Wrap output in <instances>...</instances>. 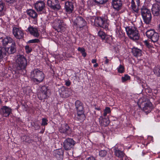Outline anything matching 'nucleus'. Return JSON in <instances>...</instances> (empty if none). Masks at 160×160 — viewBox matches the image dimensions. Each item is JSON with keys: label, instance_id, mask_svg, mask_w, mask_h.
<instances>
[{"label": "nucleus", "instance_id": "obj_1", "mask_svg": "<svg viewBox=\"0 0 160 160\" xmlns=\"http://www.w3.org/2000/svg\"><path fill=\"white\" fill-rule=\"evenodd\" d=\"M27 66V61L22 55L17 56L14 68L17 71H21L25 69Z\"/></svg>", "mask_w": 160, "mask_h": 160}, {"label": "nucleus", "instance_id": "obj_2", "mask_svg": "<svg viewBox=\"0 0 160 160\" xmlns=\"http://www.w3.org/2000/svg\"><path fill=\"white\" fill-rule=\"evenodd\" d=\"M30 78L34 82L38 84L43 81L44 78V74L42 71L36 69L31 72Z\"/></svg>", "mask_w": 160, "mask_h": 160}, {"label": "nucleus", "instance_id": "obj_3", "mask_svg": "<svg viewBox=\"0 0 160 160\" xmlns=\"http://www.w3.org/2000/svg\"><path fill=\"white\" fill-rule=\"evenodd\" d=\"M127 34L130 39L138 40L141 39L138 31L135 27L129 26L125 28Z\"/></svg>", "mask_w": 160, "mask_h": 160}, {"label": "nucleus", "instance_id": "obj_4", "mask_svg": "<svg viewBox=\"0 0 160 160\" xmlns=\"http://www.w3.org/2000/svg\"><path fill=\"white\" fill-rule=\"evenodd\" d=\"M141 14L144 22L148 24L150 22L152 19V15L151 11L149 9L143 6L141 9Z\"/></svg>", "mask_w": 160, "mask_h": 160}, {"label": "nucleus", "instance_id": "obj_5", "mask_svg": "<svg viewBox=\"0 0 160 160\" xmlns=\"http://www.w3.org/2000/svg\"><path fill=\"white\" fill-rule=\"evenodd\" d=\"M48 92L49 89L48 87L45 86H42L41 88L40 91L38 94V98L40 100H42L48 98Z\"/></svg>", "mask_w": 160, "mask_h": 160}, {"label": "nucleus", "instance_id": "obj_6", "mask_svg": "<svg viewBox=\"0 0 160 160\" xmlns=\"http://www.w3.org/2000/svg\"><path fill=\"white\" fill-rule=\"evenodd\" d=\"M94 21L99 26L105 29L106 30L108 29V24L105 18L100 17H97L94 19Z\"/></svg>", "mask_w": 160, "mask_h": 160}, {"label": "nucleus", "instance_id": "obj_7", "mask_svg": "<svg viewBox=\"0 0 160 160\" xmlns=\"http://www.w3.org/2000/svg\"><path fill=\"white\" fill-rule=\"evenodd\" d=\"M63 143L65 149L68 150L74 147L76 142L72 139L68 138L64 140Z\"/></svg>", "mask_w": 160, "mask_h": 160}, {"label": "nucleus", "instance_id": "obj_8", "mask_svg": "<svg viewBox=\"0 0 160 160\" xmlns=\"http://www.w3.org/2000/svg\"><path fill=\"white\" fill-rule=\"evenodd\" d=\"M59 131L61 133L68 135H70L72 132L71 129L67 123L62 125L59 128Z\"/></svg>", "mask_w": 160, "mask_h": 160}, {"label": "nucleus", "instance_id": "obj_9", "mask_svg": "<svg viewBox=\"0 0 160 160\" xmlns=\"http://www.w3.org/2000/svg\"><path fill=\"white\" fill-rule=\"evenodd\" d=\"M47 5L55 10H58L61 8L59 2L58 0H48Z\"/></svg>", "mask_w": 160, "mask_h": 160}, {"label": "nucleus", "instance_id": "obj_10", "mask_svg": "<svg viewBox=\"0 0 160 160\" xmlns=\"http://www.w3.org/2000/svg\"><path fill=\"white\" fill-rule=\"evenodd\" d=\"M138 106L145 112H149L152 109V104L149 102H143Z\"/></svg>", "mask_w": 160, "mask_h": 160}, {"label": "nucleus", "instance_id": "obj_11", "mask_svg": "<svg viewBox=\"0 0 160 160\" xmlns=\"http://www.w3.org/2000/svg\"><path fill=\"white\" fill-rule=\"evenodd\" d=\"M11 112V109L6 106H2L0 109V114L3 117L9 116Z\"/></svg>", "mask_w": 160, "mask_h": 160}, {"label": "nucleus", "instance_id": "obj_12", "mask_svg": "<svg viewBox=\"0 0 160 160\" xmlns=\"http://www.w3.org/2000/svg\"><path fill=\"white\" fill-rule=\"evenodd\" d=\"M140 2V0H132L131 7L133 11L138 13L139 10Z\"/></svg>", "mask_w": 160, "mask_h": 160}, {"label": "nucleus", "instance_id": "obj_13", "mask_svg": "<svg viewBox=\"0 0 160 160\" xmlns=\"http://www.w3.org/2000/svg\"><path fill=\"white\" fill-rule=\"evenodd\" d=\"M64 9L65 12L68 14L72 13L73 10L74 5L72 2L67 1L65 3Z\"/></svg>", "mask_w": 160, "mask_h": 160}, {"label": "nucleus", "instance_id": "obj_14", "mask_svg": "<svg viewBox=\"0 0 160 160\" xmlns=\"http://www.w3.org/2000/svg\"><path fill=\"white\" fill-rule=\"evenodd\" d=\"M13 33L16 38L18 39H23L24 37L23 32L19 28L14 27L13 28Z\"/></svg>", "mask_w": 160, "mask_h": 160}, {"label": "nucleus", "instance_id": "obj_15", "mask_svg": "<svg viewBox=\"0 0 160 160\" xmlns=\"http://www.w3.org/2000/svg\"><path fill=\"white\" fill-rule=\"evenodd\" d=\"M60 90V93L61 95L64 98L68 97L71 95V92L69 91L70 89L69 88H66L65 87H62Z\"/></svg>", "mask_w": 160, "mask_h": 160}, {"label": "nucleus", "instance_id": "obj_16", "mask_svg": "<svg viewBox=\"0 0 160 160\" xmlns=\"http://www.w3.org/2000/svg\"><path fill=\"white\" fill-rule=\"evenodd\" d=\"M45 3L42 1H39L35 4V9L38 12H44L45 8Z\"/></svg>", "mask_w": 160, "mask_h": 160}, {"label": "nucleus", "instance_id": "obj_17", "mask_svg": "<svg viewBox=\"0 0 160 160\" xmlns=\"http://www.w3.org/2000/svg\"><path fill=\"white\" fill-rule=\"evenodd\" d=\"M75 22L76 25L80 28H82L86 25V22L81 17H78L76 18Z\"/></svg>", "mask_w": 160, "mask_h": 160}, {"label": "nucleus", "instance_id": "obj_18", "mask_svg": "<svg viewBox=\"0 0 160 160\" xmlns=\"http://www.w3.org/2000/svg\"><path fill=\"white\" fill-rule=\"evenodd\" d=\"M26 31L29 32L32 35L35 37H38L39 36L38 30L36 28L30 26L28 28Z\"/></svg>", "mask_w": 160, "mask_h": 160}, {"label": "nucleus", "instance_id": "obj_19", "mask_svg": "<svg viewBox=\"0 0 160 160\" xmlns=\"http://www.w3.org/2000/svg\"><path fill=\"white\" fill-rule=\"evenodd\" d=\"M64 152L63 150L60 149L54 150L53 152V155L58 159H62L63 158Z\"/></svg>", "mask_w": 160, "mask_h": 160}, {"label": "nucleus", "instance_id": "obj_20", "mask_svg": "<svg viewBox=\"0 0 160 160\" xmlns=\"http://www.w3.org/2000/svg\"><path fill=\"white\" fill-rule=\"evenodd\" d=\"M10 47L6 48L7 54L14 53L16 51V46L15 43H9Z\"/></svg>", "mask_w": 160, "mask_h": 160}, {"label": "nucleus", "instance_id": "obj_21", "mask_svg": "<svg viewBox=\"0 0 160 160\" xmlns=\"http://www.w3.org/2000/svg\"><path fill=\"white\" fill-rule=\"evenodd\" d=\"M112 5L115 9L118 11L121 8L122 3L120 0H113Z\"/></svg>", "mask_w": 160, "mask_h": 160}, {"label": "nucleus", "instance_id": "obj_22", "mask_svg": "<svg viewBox=\"0 0 160 160\" xmlns=\"http://www.w3.org/2000/svg\"><path fill=\"white\" fill-rule=\"evenodd\" d=\"M98 36L101 37L102 39L110 40L113 39L112 36L106 35L103 31H100L98 33Z\"/></svg>", "mask_w": 160, "mask_h": 160}, {"label": "nucleus", "instance_id": "obj_23", "mask_svg": "<svg viewBox=\"0 0 160 160\" xmlns=\"http://www.w3.org/2000/svg\"><path fill=\"white\" fill-rule=\"evenodd\" d=\"M160 6L158 4H153L152 8V14L154 16H158L159 14L160 11Z\"/></svg>", "mask_w": 160, "mask_h": 160}, {"label": "nucleus", "instance_id": "obj_24", "mask_svg": "<svg viewBox=\"0 0 160 160\" xmlns=\"http://www.w3.org/2000/svg\"><path fill=\"white\" fill-rule=\"evenodd\" d=\"M132 52L135 57H140L142 55V50L137 48H132Z\"/></svg>", "mask_w": 160, "mask_h": 160}, {"label": "nucleus", "instance_id": "obj_25", "mask_svg": "<svg viewBox=\"0 0 160 160\" xmlns=\"http://www.w3.org/2000/svg\"><path fill=\"white\" fill-rule=\"evenodd\" d=\"M27 14L32 18L35 19L38 17V14L35 10L32 9H28L26 11Z\"/></svg>", "mask_w": 160, "mask_h": 160}, {"label": "nucleus", "instance_id": "obj_26", "mask_svg": "<svg viewBox=\"0 0 160 160\" xmlns=\"http://www.w3.org/2000/svg\"><path fill=\"white\" fill-rule=\"evenodd\" d=\"M76 108L77 112L83 110L82 103L79 100H77L75 102Z\"/></svg>", "mask_w": 160, "mask_h": 160}, {"label": "nucleus", "instance_id": "obj_27", "mask_svg": "<svg viewBox=\"0 0 160 160\" xmlns=\"http://www.w3.org/2000/svg\"><path fill=\"white\" fill-rule=\"evenodd\" d=\"M77 118L80 122L84 121L85 118V115L84 114L83 111L78 112H77Z\"/></svg>", "mask_w": 160, "mask_h": 160}, {"label": "nucleus", "instance_id": "obj_28", "mask_svg": "<svg viewBox=\"0 0 160 160\" xmlns=\"http://www.w3.org/2000/svg\"><path fill=\"white\" fill-rule=\"evenodd\" d=\"M6 55V48L0 47V62Z\"/></svg>", "mask_w": 160, "mask_h": 160}, {"label": "nucleus", "instance_id": "obj_29", "mask_svg": "<svg viewBox=\"0 0 160 160\" xmlns=\"http://www.w3.org/2000/svg\"><path fill=\"white\" fill-rule=\"evenodd\" d=\"M64 26L62 25V24L58 25V26L53 27V28L55 31L58 32H64L66 30V28Z\"/></svg>", "mask_w": 160, "mask_h": 160}, {"label": "nucleus", "instance_id": "obj_30", "mask_svg": "<svg viewBox=\"0 0 160 160\" xmlns=\"http://www.w3.org/2000/svg\"><path fill=\"white\" fill-rule=\"evenodd\" d=\"M114 153L115 155L119 158H122L124 156V153L123 152L118 149H115Z\"/></svg>", "mask_w": 160, "mask_h": 160}, {"label": "nucleus", "instance_id": "obj_31", "mask_svg": "<svg viewBox=\"0 0 160 160\" xmlns=\"http://www.w3.org/2000/svg\"><path fill=\"white\" fill-rule=\"evenodd\" d=\"M108 0H93L96 4L99 5H100L106 3Z\"/></svg>", "mask_w": 160, "mask_h": 160}, {"label": "nucleus", "instance_id": "obj_32", "mask_svg": "<svg viewBox=\"0 0 160 160\" xmlns=\"http://www.w3.org/2000/svg\"><path fill=\"white\" fill-rule=\"evenodd\" d=\"M155 31L154 30L151 29L148 31L146 32V34L147 37L149 38H151L152 37L155 33Z\"/></svg>", "mask_w": 160, "mask_h": 160}, {"label": "nucleus", "instance_id": "obj_33", "mask_svg": "<svg viewBox=\"0 0 160 160\" xmlns=\"http://www.w3.org/2000/svg\"><path fill=\"white\" fill-rule=\"evenodd\" d=\"M153 72L158 77H160V66H158L155 67Z\"/></svg>", "mask_w": 160, "mask_h": 160}, {"label": "nucleus", "instance_id": "obj_34", "mask_svg": "<svg viewBox=\"0 0 160 160\" xmlns=\"http://www.w3.org/2000/svg\"><path fill=\"white\" fill-rule=\"evenodd\" d=\"M101 122L102 124V125L104 127H106L109 124V121L108 118H103L102 119Z\"/></svg>", "mask_w": 160, "mask_h": 160}, {"label": "nucleus", "instance_id": "obj_35", "mask_svg": "<svg viewBox=\"0 0 160 160\" xmlns=\"http://www.w3.org/2000/svg\"><path fill=\"white\" fill-rule=\"evenodd\" d=\"M159 36L157 32L155 33L152 35V37L151 38V40H158L159 39Z\"/></svg>", "mask_w": 160, "mask_h": 160}, {"label": "nucleus", "instance_id": "obj_36", "mask_svg": "<svg viewBox=\"0 0 160 160\" xmlns=\"http://www.w3.org/2000/svg\"><path fill=\"white\" fill-rule=\"evenodd\" d=\"M107 151L105 150H101L99 152V155L101 157H104L107 154Z\"/></svg>", "mask_w": 160, "mask_h": 160}, {"label": "nucleus", "instance_id": "obj_37", "mask_svg": "<svg viewBox=\"0 0 160 160\" xmlns=\"http://www.w3.org/2000/svg\"><path fill=\"white\" fill-rule=\"evenodd\" d=\"M111 112L110 108L107 107L105 108V109L104 111L103 116L105 117L107 116V114Z\"/></svg>", "mask_w": 160, "mask_h": 160}, {"label": "nucleus", "instance_id": "obj_38", "mask_svg": "<svg viewBox=\"0 0 160 160\" xmlns=\"http://www.w3.org/2000/svg\"><path fill=\"white\" fill-rule=\"evenodd\" d=\"M117 69L119 72L122 73L124 71V67L122 65H120Z\"/></svg>", "mask_w": 160, "mask_h": 160}, {"label": "nucleus", "instance_id": "obj_39", "mask_svg": "<svg viewBox=\"0 0 160 160\" xmlns=\"http://www.w3.org/2000/svg\"><path fill=\"white\" fill-rule=\"evenodd\" d=\"M130 79V77L127 75H126L124 77H122V82H124Z\"/></svg>", "mask_w": 160, "mask_h": 160}, {"label": "nucleus", "instance_id": "obj_40", "mask_svg": "<svg viewBox=\"0 0 160 160\" xmlns=\"http://www.w3.org/2000/svg\"><path fill=\"white\" fill-rule=\"evenodd\" d=\"M48 120L46 118H42V123L41 125L42 126H45L48 124L47 122Z\"/></svg>", "mask_w": 160, "mask_h": 160}, {"label": "nucleus", "instance_id": "obj_41", "mask_svg": "<svg viewBox=\"0 0 160 160\" xmlns=\"http://www.w3.org/2000/svg\"><path fill=\"white\" fill-rule=\"evenodd\" d=\"M148 41H144V42L146 46L148 48H151L152 47V44L149 43Z\"/></svg>", "mask_w": 160, "mask_h": 160}, {"label": "nucleus", "instance_id": "obj_42", "mask_svg": "<svg viewBox=\"0 0 160 160\" xmlns=\"http://www.w3.org/2000/svg\"><path fill=\"white\" fill-rule=\"evenodd\" d=\"M25 49L26 52L28 53H30L32 51V48H30L29 46L28 45H27L25 46Z\"/></svg>", "mask_w": 160, "mask_h": 160}, {"label": "nucleus", "instance_id": "obj_43", "mask_svg": "<svg viewBox=\"0 0 160 160\" xmlns=\"http://www.w3.org/2000/svg\"><path fill=\"white\" fill-rule=\"evenodd\" d=\"M17 0H6L7 2H8L11 5H15V3L16 2Z\"/></svg>", "mask_w": 160, "mask_h": 160}, {"label": "nucleus", "instance_id": "obj_44", "mask_svg": "<svg viewBox=\"0 0 160 160\" xmlns=\"http://www.w3.org/2000/svg\"><path fill=\"white\" fill-rule=\"evenodd\" d=\"M4 4L2 1H0V12L2 11L3 9Z\"/></svg>", "mask_w": 160, "mask_h": 160}, {"label": "nucleus", "instance_id": "obj_45", "mask_svg": "<svg viewBox=\"0 0 160 160\" xmlns=\"http://www.w3.org/2000/svg\"><path fill=\"white\" fill-rule=\"evenodd\" d=\"M1 42L3 46H5L8 44H9V43H12V42H10L9 41H2Z\"/></svg>", "mask_w": 160, "mask_h": 160}, {"label": "nucleus", "instance_id": "obj_46", "mask_svg": "<svg viewBox=\"0 0 160 160\" xmlns=\"http://www.w3.org/2000/svg\"><path fill=\"white\" fill-rule=\"evenodd\" d=\"M58 25L62 24V25H65V24L64 23L63 20L61 19H59L58 20Z\"/></svg>", "mask_w": 160, "mask_h": 160}, {"label": "nucleus", "instance_id": "obj_47", "mask_svg": "<svg viewBox=\"0 0 160 160\" xmlns=\"http://www.w3.org/2000/svg\"><path fill=\"white\" fill-rule=\"evenodd\" d=\"M78 50L81 53H82L84 51H85V49L83 48H81L80 47H78Z\"/></svg>", "mask_w": 160, "mask_h": 160}, {"label": "nucleus", "instance_id": "obj_48", "mask_svg": "<svg viewBox=\"0 0 160 160\" xmlns=\"http://www.w3.org/2000/svg\"><path fill=\"white\" fill-rule=\"evenodd\" d=\"M65 85L67 86H69L71 84V82L69 80H66L65 81Z\"/></svg>", "mask_w": 160, "mask_h": 160}, {"label": "nucleus", "instance_id": "obj_49", "mask_svg": "<svg viewBox=\"0 0 160 160\" xmlns=\"http://www.w3.org/2000/svg\"><path fill=\"white\" fill-rule=\"evenodd\" d=\"M40 41H28L27 43H38Z\"/></svg>", "mask_w": 160, "mask_h": 160}, {"label": "nucleus", "instance_id": "obj_50", "mask_svg": "<svg viewBox=\"0 0 160 160\" xmlns=\"http://www.w3.org/2000/svg\"><path fill=\"white\" fill-rule=\"evenodd\" d=\"M86 160H97L96 158L93 156L87 158Z\"/></svg>", "mask_w": 160, "mask_h": 160}, {"label": "nucleus", "instance_id": "obj_51", "mask_svg": "<svg viewBox=\"0 0 160 160\" xmlns=\"http://www.w3.org/2000/svg\"><path fill=\"white\" fill-rule=\"evenodd\" d=\"M5 39H7L8 40H12V39L11 38V37L8 36L6 37ZM2 39L3 40H4V39H5V38Z\"/></svg>", "mask_w": 160, "mask_h": 160}, {"label": "nucleus", "instance_id": "obj_52", "mask_svg": "<svg viewBox=\"0 0 160 160\" xmlns=\"http://www.w3.org/2000/svg\"><path fill=\"white\" fill-rule=\"evenodd\" d=\"M82 55L84 57H85L86 56L87 54L85 52V51H84V52L81 53Z\"/></svg>", "mask_w": 160, "mask_h": 160}, {"label": "nucleus", "instance_id": "obj_53", "mask_svg": "<svg viewBox=\"0 0 160 160\" xmlns=\"http://www.w3.org/2000/svg\"><path fill=\"white\" fill-rule=\"evenodd\" d=\"M33 127L35 128L36 127L38 129L40 128V127L38 125V124H36L35 123H34V125H33Z\"/></svg>", "mask_w": 160, "mask_h": 160}, {"label": "nucleus", "instance_id": "obj_54", "mask_svg": "<svg viewBox=\"0 0 160 160\" xmlns=\"http://www.w3.org/2000/svg\"><path fill=\"white\" fill-rule=\"evenodd\" d=\"M96 60L95 59H93L92 61V62L93 63H96Z\"/></svg>", "mask_w": 160, "mask_h": 160}, {"label": "nucleus", "instance_id": "obj_55", "mask_svg": "<svg viewBox=\"0 0 160 160\" xmlns=\"http://www.w3.org/2000/svg\"><path fill=\"white\" fill-rule=\"evenodd\" d=\"M108 62H109V60L108 58H107V59H106L105 60V64H108Z\"/></svg>", "mask_w": 160, "mask_h": 160}, {"label": "nucleus", "instance_id": "obj_56", "mask_svg": "<svg viewBox=\"0 0 160 160\" xmlns=\"http://www.w3.org/2000/svg\"><path fill=\"white\" fill-rule=\"evenodd\" d=\"M98 66V63H95V64L94 65H93V66L94 67H97Z\"/></svg>", "mask_w": 160, "mask_h": 160}, {"label": "nucleus", "instance_id": "obj_57", "mask_svg": "<svg viewBox=\"0 0 160 160\" xmlns=\"http://www.w3.org/2000/svg\"><path fill=\"white\" fill-rule=\"evenodd\" d=\"M152 42L154 43H155L156 42L158 41H151Z\"/></svg>", "mask_w": 160, "mask_h": 160}, {"label": "nucleus", "instance_id": "obj_58", "mask_svg": "<svg viewBox=\"0 0 160 160\" xmlns=\"http://www.w3.org/2000/svg\"><path fill=\"white\" fill-rule=\"evenodd\" d=\"M157 2L160 3V0H155Z\"/></svg>", "mask_w": 160, "mask_h": 160}, {"label": "nucleus", "instance_id": "obj_59", "mask_svg": "<svg viewBox=\"0 0 160 160\" xmlns=\"http://www.w3.org/2000/svg\"><path fill=\"white\" fill-rule=\"evenodd\" d=\"M22 106L23 107V108H26V107H27V105H25L23 104V105H22Z\"/></svg>", "mask_w": 160, "mask_h": 160}, {"label": "nucleus", "instance_id": "obj_60", "mask_svg": "<svg viewBox=\"0 0 160 160\" xmlns=\"http://www.w3.org/2000/svg\"><path fill=\"white\" fill-rule=\"evenodd\" d=\"M95 109H97V110H98V111H99V110H100V108H99H99H95Z\"/></svg>", "mask_w": 160, "mask_h": 160}, {"label": "nucleus", "instance_id": "obj_61", "mask_svg": "<svg viewBox=\"0 0 160 160\" xmlns=\"http://www.w3.org/2000/svg\"><path fill=\"white\" fill-rule=\"evenodd\" d=\"M158 30L160 32V23L159 25V28H158Z\"/></svg>", "mask_w": 160, "mask_h": 160}, {"label": "nucleus", "instance_id": "obj_62", "mask_svg": "<svg viewBox=\"0 0 160 160\" xmlns=\"http://www.w3.org/2000/svg\"><path fill=\"white\" fill-rule=\"evenodd\" d=\"M91 38H93L92 39V40H93L94 39L93 38H94V37L92 35L91 36ZM94 39H95V38H94Z\"/></svg>", "mask_w": 160, "mask_h": 160}, {"label": "nucleus", "instance_id": "obj_63", "mask_svg": "<svg viewBox=\"0 0 160 160\" xmlns=\"http://www.w3.org/2000/svg\"><path fill=\"white\" fill-rule=\"evenodd\" d=\"M109 42H107L109 43L111 45V41H109Z\"/></svg>", "mask_w": 160, "mask_h": 160}, {"label": "nucleus", "instance_id": "obj_64", "mask_svg": "<svg viewBox=\"0 0 160 160\" xmlns=\"http://www.w3.org/2000/svg\"><path fill=\"white\" fill-rule=\"evenodd\" d=\"M32 40H39L38 39H32Z\"/></svg>", "mask_w": 160, "mask_h": 160}]
</instances>
